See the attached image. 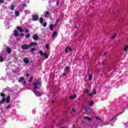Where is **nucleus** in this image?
<instances>
[{"label":"nucleus","instance_id":"nucleus-48","mask_svg":"<svg viewBox=\"0 0 128 128\" xmlns=\"http://www.w3.org/2000/svg\"><path fill=\"white\" fill-rule=\"evenodd\" d=\"M60 22V19L57 20V22L56 23L58 24V23Z\"/></svg>","mask_w":128,"mask_h":128},{"label":"nucleus","instance_id":"nucleus-38","mask_svg":"<svg viewBox=\"0 0 128 128\" xmlns=\"http://www.w3.org/2000/svg\"><path fill=\"white\" fill-rule=\"evenodd\" d=\"M89 92H90V90L88 89L85 90V92H86V94H88Z\"/></svg>","mask_w":128,"mask_h":128},{"label":"nucleus","instance_id":"nucleus-10","mask_svg":"<svg viewBox=\"0 0 128 128\" xmlns=\"http://www.w3.org/2000/svg\"><path fill=\"white\" fill-rule=\"evenodd\" d=\"M56 24H51L50 26V30H54V28H56Z\"/></svg>","mask_w":128,"mask_h":128},{"label":"nucleus","instance_id":"nucleus-53","mask_svg":"<svg viewBox=\"0 0 128 128\" xmlns=\"http://www.w3.org/2000/svg\"><path fill=\"white\" fill-rule=\"evenodd\" d=\"M104 62H102V65L104 66Z\"/></svg>","mask_w":128,"mask_h":128},{"label":"nucleus","instance_id":"nucleus-21","mask_svg":"<svg viewBox=\"0 0 128 128\" xmlns=\"http://www.w3.org/2000/svg\"><path fill=\"white\" fill-rule=\"evenodd\" d=\"M128 45H126L124 46V52H128Z\"/></svg>","mask_w":128,"mask_h":128},{"label":"nucleus","instance_id":"nucleus-24","mask_svg":"<svg viewBox=\"0 0 128 128\" xmlns=\"http://www.w3.org/2000/svg\"><path fill=\"white\" fill-rule=\"evenodd\" d=\"M88 80H92V74H89Z\"/></svg>","mask_w":128,"mask_h":128},{"label":"nucleus","instance_id":"nucleus-20","mask_svg":"<svg viewBox=\"0 0 128 128\" xmlns=\"http://www.w3.org/2000/svg\"><path fill=\"white\" fill-rule=\"evenodd\" d=\"M76 98V95L74 94L73 96H70V100H74Z\"/></svg>","mask_w":128,"mask_h":128},{"label":"nucleus","instance_id":"nucleus-5","mask_svg":"<svg viewBox=\"0 0 128 128\" xmlns=\"http://www.w3.org/2000/svg\"><path fill=\"white\" fill-rule=\"evenodd\" d=\"M4 54V51H2L0 54V62H2L4 60V57L2 56Z\"/></svg>","mask_w":128,"mask_h":128},{"label":"nucleus","instance_id":"nucleus-14","mask_svg":"<svg viewBox=\"0 0 128 128\" xmlns=\"http://www.w3.org/2000/svg\"><path fill=\"white\" fill-rule=\"evenodd\" d=\"M38 44H36V42H32L30 44H29V46H30H30H37Z\"/></svg>","mask_w":128,"mask_h":128},{"label":"nucleus","instance_id":"nucleus-12","mask_svg":"<svg viewBox=\"0 0 128 128\" xmlns=\"http://www.w3.org/2000/svg\"><path fill=\"white\" fill-rule=\"evenodd\" d=\"M72 50V48L70 47H67L66 48L65 52H70Z\"/></svg>","mask_w":128,"mask_h":128},{"label":"nucleus","instance_id":"nucleus-25","mask_svg":"<svg viewBox=\"0 0 128 128\" xmlns=\"http://www.w3.org/2000/svg\"><path fill=\"white\" fill-rule=\"evenodd\" d=\"M24 12L26 14H30V10H25Z\"/></svg>","mask_w":128,"mask_h":128},{"label":"nucleus","instance_id":"nucleus-27","mask_svg":"<svg viewBox=\"0 0 128 128\" xmlns=\"http://www.w3.org/2000/svg\"><path fill=\"white\" fill-rule=\"evenodd\" d=\"M70 70V67L68 66H66V68L64 69L65 72H68Z\"/></svg>","mask_w":128,"mask_h":128},{"label":"nucleus","instance_id":"nucleus-3","mask_svg":"<svg viewBox=\"0 0 128 128\" xmlns=\"http://www.w3.org/2000/svg\"><path fill=\"white\" fill-rule=\"evenodd\" d=\"M10 100V96H8L6 99L5 98H2V100L0 101V104H4V102H6L7 104H8Z\"/></svg>","mask_w":128,"mask_h":128},{"label":"nucleus","instance_id":"nucleus-13","mask_svg":"<svg viewBox=\"0 0 128 128\" xmlns=\"http://www.w3.org/2000/svg\"><path fill=\"white\" fill-rule=\"evenodd\" d=\"M85 110L87 112H92V110H90V107H86L85 108Z\"/></svg>","mask_w":128,"mask_h":128},{"label":"nucleus","instance_id":"nucleus-47","mask_svg":"<svg viewBox=\"0 0 128 128\" xmlns=\"http://www.w3.org/2000/svg\"><path fill=\"white\" fill-rule=\"evenodd\" d=\"M24 32H28V30H24Z\"/></svg>","mask_w":128,"mask_h":128},{"label":"nucleus","instance_id":"nucleus-51","mask_svg":"<svg viewBox=\"0 0 128 128\" xmlns=\"http://www.w3.org/2000/svg\"><path fill=\"white\" fill-rule=\"evenodd\" d=\"M106 52H105L104 54V56H106Z\"/></svg>","mask_w":128,"mask_h":128},{"label":"nucleus","instance_id":"nucleus-2","mask_svg":"<svg viewBox=\"0 0 128 128\" xmlns=\"http://www.w3.org/2000/svg\"><path fill=\"white\" fill-rule=\"evenodd\" d=\"M118 120L116 116L114 117L112 119H111L110 122L108 121L104 123V126H108V124H110L111 126H114V122H116V120Z\"/></svg>","mask_w":128,"mask_h":128},{"label":"nucleus","instance_id":"nucleus-30","mask_svg":"<svg viewBox=\"0 0 128 128\" xmlns=\"http://www.w3.org/2000/svg\"><path fill=\"white\" fill-rule=\"evenodd\" d=\"M46 48L47 50H50V46L48 45V44H46Z\"/></svg>","mask_w":128,"mask_h":128},{"label":"nucleus","instance_id":"nucleus-28","mask_svg":"<svg viewBox=\"0 0 128 128\" xmlns=\"http://www.w3.org/2000/svg\"><path fill=\"white\" fill-rule=\"evenodd\" d=\"M14 8H16L15 6H12L10 7V10H14Z\"/></svg>","mask_w":128,"mask_h":128},{"label":"nucleus","instance_id":"nucleus-4","mask_svg":"<svg viewBox=\"0 0 128 128\" xmlns=\"http://www.w3.org/2000/svg\"><path fill=\"white\" fill-rule=\"evenodd\" d=\"M39 52L40 54V56H44L46 58H48V54H46V52H44L42 51L41 50H39Z\"/></svg>","mask_w":128,"mask_h":128},{"label":"nucleus","instance_id":"nucleus-1","mask_svg":"<svg viewBox=\"0 0 128 128\" xmlns=\"http://www.w3.org/2000/svg\"><path fill=\"white\" fill-rule=\"evenodd\" d=\"M42 86V82L40 80H36L33 82V92L36 94V96H40L42 94L36 91L38 90H40Z\"/></svg>","mask_w":128,"mask_h":128},{"label":"nucleus","instance_id":"nucleus-29","mask_svg":"<svg viewBox=\"0 0 128 128\" xmlns=\"http://www.w3.org/2000/svg\"><path fill=\"white\" fill-rule=\"evenodd\" d=\"M94 101H90V102H89V104H90V106H94Z\"/></svg>","mask_w":128,"mask_h":128},{"label":"nucleus","instance_id":"nucleus-55","mask_svg":"<svg viewBox=\"0 0 128 128\" xmlns=\"http://www.w3.org/2000/svg\"><path fill=\"white\" fill-rule=\"evenodd\" d=\"M50 2V0H49V2Z\"/></svg>","mask_w":128,"mask_h":128},{"label":"nucleus","instance_id":"nucleus-33","mask_svg":"<svg viewBox=\"0 0 128 128\" xmlns=\"http://www.w3.org/2000/svg\"><path fill=\"white\" fill-rule=\"evenodd\" d=\"M30 34H27L26 36V38H30Z\"/></svg>","mask_w":128,"mask_h":128},{"label":"nucleus","instance_id":"nucleus-31","mask_svg":"<svg viewBox=\"0 0 128 128\" xmlns=\"http://www.w3.org/2000/svg\"><path fill=\"white\" fill-rule=\"evenodd\" d=\"M40 24H42V22H44V19L42 18H40Z\"/></svg>","mask_w":128,"mask_h":128},{"label":"nucleus","instance_id":"nucleus-8","mask_svg":"<svg viewBox=\"0 0 128 128\" xmlns=\"http://www.w3.org/2000/svg\"><path fill=\"white\" fill-rule=\"evenodd\" d=\"M14 34L15 36H24V34H22V33L19 34H20L19 35L18 32V30H15L14 31Z\"/></svg>","mask_w":128,"mask_h":128},{"label":"nucleus","instance_id":"nucleus-40","mask_svg":"<svg viewBox=\"0 0 128 128\" xmlns=\"http://www.w3.org/2000/svg\"><path fill=\"white\" fill-rule=\"evenodd\" d=\"M96 120H101L100 118L98 117H94Z\"/></svg>","mask_w":128,"mask_h":128},{"label":"nucleus","instance_id":"nucleus-23","mask_svg":"<svg viewBox=\"0 0 128 128\" xmlns=\"http://www.w3.org/2000/svg\"><path fill=\"white\" fill-rule=\"evenodd\" d=\"M116 34H113L111 37L112 40H114V38H116Z\"/></svg>","mask_w":128,"mask_h":128},{"label":"nucleus","instance_id":"nucleus-7","mask_svg":"<svg viewBox=\"0 0 128 128\" xmlns=\"http://www.w3.org/2000/svg\"><path fill=\"white\" fill-rule=\"evenodd\" d=\"M84 120H92V118L88 116H85L84 117V120L82 121V124H84Z\"/></svg>","mask_w":128,"mask_h":128},{"label":"nucleus","instance_id":"nucleus-17","mask_svg":"<svg viewBox=\"0 0 128 128\" xmlns=\"http://www.w3.org/2000/svg\"><path fill=\"white\" fill-rule=\"evenodd\" d=\"M33 38H34L35 40H38V36L36 34H34V35L33 36Z\"/></svg>","mask_w":128,"mask_h":128},{"label":"nucleus","instance_id":"nucleus-32","mask_svg":"<svg viewBox=\"0 0 128 128\" xmlns=\"http://www.w3.org/2000/svg\"><path fill=\"white\" fill-rule=\"evenodd\" d=\"M0 96L4 98V96H6V94H4V93H0Z\"/></svg>","mask_w":128,"mask_h":128},{"label":"nucleus","instance_id":"nucleus-54","mask_svg":"<svg viewBox=\"0 0 128 128\" xmlns=\"http://www.w3.org/2000/svg\"><path fill=\"white\" fill-rule=\"evenodd\" d=\"M121 114H124V111H122V112H121Z\"/></svg>","mask_w":128,"mask_h":128},{"label":"nucleus","instance_id":"nucleus-57","mask_svg":"<svg viewBox=\"0 0 128 128\" xmlns=\"http://www.w3.org/2000/svg\"><path fill=\"white\" fill-rule=\"evenodd\" d=\"M66 128V127H62V128Z\"/></svg>","mask_w":128,"mask_h":128},{"label":"nucleus","instance_id":"nucleus-9","mask_svg":"<svg viewBox=\"0 0 128 128\" xmlns=\"http://www.w3.org/2000/svg\"><path fill=\"white\" fill-rule=\"evenodd\" d=\"M32 20L34 21L38 20V15H34L32 16Z\"/></svg>","mask_w":128,"mask_h":128},{"label":"nucleus","instance_id":"nucleus-6","mask_svg":"<svg viewBox=\"0 0 128 128\" xmlns=\"http://www.w3.org/2000/svg\"><path fill=\"white\" fill-rule=\"evenodd\" d=\"M30 46L28 44H24L22 46L21 48L22 50H28V48H30Z\"/></svg>","mask_w":128,"mask_h":128},{"label":"nucleus","instance_id":"nucleus-42","mask_svg":"<svg viewBox=\"0 0 128 128\" xmlns=\"http://www.w3.org/2000/svg\"><path fill=\"white\" fill-rule=\"evenodd\" d=\"M59 4H60V1L58 0L56 2V6H58Z\"/></svg>","mask_w":128,"mask_h":128},{"label":"nucleus","instance_id":"nucleus-45","mask_svg":"<svg viewBox=\"0 0 128 128\" xmlns=\"http://www.w3.org/2000/svg\"><path fill=\"white\" fill-rule=\"evenodd\" d=\"M72 111L74 112H76V109H74V108H73L72 109Z\"/></svg>","mask_w":128,"mask_h":128},{"label":"nucleus","instance_id":"nucleus-52","mask_svg":"<svg viewBox=\"0 0 128 128\" xmlns=\"http://www.w3.org/2000/svg\"><path fill=\"white\" fill-rule=\"evenodd\" d=\"M28 74H27L26 75V76H28Z\"/></svg>","mask_w":128,"mask_h":128},{"label":"nucleus","instance_id":"nucleus-49","mask_svg":"<svg viewBox=\"0 0 128 128\" xmlns=\"http://www.w3.org/2000/svg\"><path fill=\"white\" fill-rule=\"evenodd\" d=\"M63 76H66V73H64V74H63Z\"/></svg>","mask_w":128,"mask_h":128},{"label":"nucleus","instance_id":"nucleus-37","mask_svg":"<svg viewBox=\"0 0 128 128\" xmlns=\"http://www.w3.org/2000/svg\"><path fill=\"white\" fill-rule=\"evenodd\" d=\"M36 48H31V52H34V50H36Z\"/></svg>","mask_w":128,"mask_h":128},{"label":"nucleus","instance_id":"nucleus-44","mask_svg":"<svg viewBox=\"0 0 128 128\" xmlns=\"http://www.w3.org/2000/svg\"><path fill=\"white\" fill-rule=\"evenodd\" d=\"M22 6H23V8H24V6H26V5L25 4H24L22 5Z\"/></svg>","mask_w":128,"mask_h":128},{"label":"nucleus","instance_id":"nucleus-39","mask_svg":"<svg viewBox=\"0 0 128 128\" xmlns=\"http://www.w3.org/2000/svg\"><path fill=\"white\" fill-rule=\"evenodd\" d=\"M32 77H31L30 78V79L29 80V82H32Z\"/></svg>","mask_w":128,"mask_h":128},{"label":"nucleus","instance_id":"nucleus-26","mask_svg":"<svg viewBox=\"0 0 128 128\" xmlns=\"http://www.w3.org/2000/svg\"><path fill=\"white\" fill-rule=\"evenodd\" d=\"M15 15L16 16H20V12L16 11L15 12Z\"/></svg>","mask_w":128,"mask_h":128},{"label":"nucleus","instance_id":"nucleus-11","mask_svg":"<svg viewBox=\"0 0 128 128\" xmlns=\"http://www.w3.org/2000/svg\"><path fill=\"white\" fill-rule=\"evenodd\" d=\"M17 30L20 32H24V29H22V28L21 26H18Z\"/></svg>","mask_w":128,"mask_h":128},{"label":"nucleus","instance_id":"nucleus-19","mask_svg":"<svg viewBox=\"0 0 128 128\" xmlns=\"http://www.w3.org/2000/svg\"><path fill=\"white\" fill-rule=\"evenodd\" d=\"M24 62L25 64H28V58H24Z\"/></svg>","mask_w":128,"mask_h":128},{"label":"nucleus","instance_id":"nucleus-41","mask_svg":"<svg viewBox=\"0 0 128 128\" xmlns=\"http://www.w3.org/2000/svg\"><path fill=\"white\" fill-rule=\"evenodd\" d=\"M88 96H91V98H92V94H90V93H88Z\"/></svg>","mask_w":128,"mask_h":128},{"label":"nucleus","instance_id":"nucleus-43","mask_svg":"<svg viewBox=\"0 0 128 128\" xmlns=\"http://www.w3.org/2000/svg\"><path fill=\"white\" fill-rule=\"evenodd\" d=\"M72 128H76V126L74 124L72 126Z\"/></svg>","mask_w":128,"mask_h":128},{"label":"nucleus","instance_id":"nucleus-18","mask_svg":"<svg viewBox=\"0 0 128 128\" xmlns=\"http://www.w3.org/2000/svg\"><path fill=\"white\" fill-rule=\"evenodd\" d=\"M6 50L8 54H10L12 52V49H10V48L9 47L7 48Z\"/></svg>","mask_w":128,"mask_h":128},{"label":"nucleus","instance_id":"nucleus-35","mask_svg":"<svg viewBox=\"0 0 128 128\" xmlns=\"http://www.w3.org/2000/svg\"><path fill=\"white\" fill-rule=\"evenodd\" d=\"M47 25H48V24H46V22H44L43 24L44 28Z\"/></svg>","mask_w":128,"mask_h":128},{"label":"nucleus","instance_id":"nucleus-16","mask_svg":"<svg viewBox=\"0 0 128 128\" xmlns=\"http://www.w3.org/2000/svg\"><path fill=\"white\" fill-rule=\"evenodd\" d=\"M48 16H50V12L47 11L45 14V18H48Z\"/></svg>","mask_w":128,"mask_h":128},{"label":"nucleus","instance_id":"nucleus-22","mask_svg":"<svg viewBox=\"0 0 128 128\" xmlns=\"http://www.w3.org/2000/svg\"><path fill=\"white\" fill-rule=\"evenodd\" d=\"M24 80V77H21L19 78L18 82H22Z\"/></svg>","mask_w":128,"mask_h":128},{"label":"nucleus","instance_id":"nucleus-56","mask_svg":"<svg viewBox=\"0 0 128 128\" xmlns=\"http://www.w3.org/2000/svg\"><path fill=\"white\" fill-rule=\"evenodd\" d=\"M52 102H54V100H53V101H52Z\"/></svg>","mask_w":128,"mask_h":128},{"label":"nucleus","instance_id":"nucleus-15","mask_svg":"<svg viewBox=\"0 0 128 128\" xmlns=\"http://www.w3.org/2000/svg\"><path fill=\"white\" fill-rule=\"evenodd\" d=\"M58 36V32H55L53 33L52 35V38H56V36Z\"/></svg>","mask_w":128,"mask_h":128},{"label":"nucleus","instance_id":"nucleus-50","mask_svg":"<svg viewBox=\"0 0 128 128\" xmlns=\"http://www.w3.org/2000/svg\"><path fill=\"white\" fill-rule=\"evenodd\" d=\"M26 81H24V82H23V84H26Z\"/></svg>","mask_w":128,"mask_h":128},{"label":"nucleus","instance_id":"nucleus-46","mask_svg":"<svg viewBox=\"0 0 128 128\" xmlns=\"http://www.w3.org/2000/svg\"><path fill=\"white\" fill-rule=\"evenodd\" d=\"M0 2L4 4V0H0Z\"/></svg>","mask_w":128,"mask_h":128},{"label":"nucleus","instance_id":"nucleus-36","mask_svg":"<svg viewBox=\"0 0 128 128\" xmlns=\"http://www.w3.org/2000/svg\"><path fill=\"white\" fill-rule=\"evenodd\" d=\"M93 94H96V90H93Z\"/></svg>","mask_w":128,"mask_h":128},{"label":"nucleus","instance_id":"nucleus-34","mask_svg":"<svg viewBox=\"0 0 128 128\" xmlns=\"http://www.w3.org/2000/svg\"><path fill=\"white\" fill-rule=\"evenodd\" d=\"M10 106H12V104L8 105L6 106V108H10Z\"/></svg>","mask_w":128,"mask_h":128}]
</instances>
